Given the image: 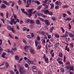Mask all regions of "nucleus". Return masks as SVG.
I'll return each mask as SVG.
<instances>
[{
  "label": "nucleus",
  "mask_w": 74,
  "mask_h": 74,
  "mask_svg": "<svg viewBox=\"0 0 74 74\" xmlns=\"http://www.w3.org/2000/svg\"><path fill=\"white\" fill-rule=\"evenodd\" d=\"M36 23L37 25H39V24H40V20H36Z\"/></svg>",
  "instance_id": "f704fd0d"
},
{
  "label": "nucleus",
  "mask_w": 74,
  "mask_h": 74,
  "mask_svg": "<svg viewBox=\"0 0 74 74\" xmlns=\"http://www.w3.org/2000/svg\"><path fill=\"white\" fill-rule=\"evenodd\" d=\"M26 37L28 39H31L32 38V36L30 35H28L26 36Z\"/></svg>",
  "instance_id": "4be33fe9"
},
{
  "label": "nucleus",
  "mask_w": 74,
  "mask_h": 74,
  "mask_svg": "<svg viewBox=\"0 0 74 74\" xmlns=\"http://www.w3.org/2000/svg\"><path fill=\"white\" fill-rule=\"evenodd\" d=\"M21 10L22 12L23 13L24 12H25V9H24V8H23V9L22 8H21Z\"/></svg>",
  "instance_id": "0e129e2a"
},
{
  "label": "nucleus",
  "mask_w": 74,
  "mask_h": 74,
  "mask_svg": "<svg viewBox=\"0 0 74 74\" xmlns=\"http://www.w3.org/2000/svg\"><path fill=\"white\" fill-rule=\"evenodd\" d=\"M28 48H29V47L27 46H25V47H24V49L25 51H26V49H27Z\"/></svg>",
  "instance_id": "7c9ffc66"
},
{
  "label": "nucleus",
  "mask_w": 74,
  "mask_h": 74,
  "mask_svg": "<svg viewBox=\"0 0 74 74\" xmlns=\"http://www.w3.org/2000/svg\"><path fill=\"white\" fill-rule=\"evenodd\" d=\"M32 3L34 2V3H35L37 4L38 5H39L40 4V2L38 1H34V0H33L32 1Z\"/></svg>",
  "instance_id": "9d476101"
},
{
  "label": "nucleus",
  "mask_w": 74,
  "mask_h": 74,
  "mask_svg": "<svg viewBox=\"0 0 74 74\" xmlns=\"http://www.w3.org/2000/svg\"><path fill=\"white\" fill-rule=\"evenodd\" d=\"M35 46L36 47H37V41L36 40L35 41Z\"/></svg>",
  "instance_id": "864d4df0"
},
{
  "label": "nucleus",
  "mask_w": 74,
  "mask_h": 74,
  "mask_svg": "<svg viewBox=\"0 0 74 74\" xmlns=\"http://www.w3.org/2000/svg\"><path fill=\"white\" fill-rule=\"evenodd\" d=\"M3 3H5V4H6V5H10V3H8L7 1H4Z\"/></svg>",
  "instance_id": "f3484780"
},
{
  "label": "nucleus",
  "mask_w": 74,
  "mask_h": 74,
  "mask_svg": "<svg viewBox=\"0 0 74 74\" xmlns=\"http://www.w3.org/2000/svg\"><path fill=\"white\" fill-rule=\"evenodd\" d=\"M63 43H64L65 45L66 44V45H67L66 46L65 48L66 51H67L68 52H69L70 49H69V48H68V45H69V44L66 43L65 42H63Z\"/></svg>",
  "instance_id": "0eeeda50"
},
{
  "label": "nucleus",
  "mask_w": 74,
  "mask_h": 74,
  "mask_svg": "<svg viewBox=\"0 0 74 74\" xmlns=\"http://www.w3.org/2000/svg\"><path fill=\"white\" fill-rule=\"evenodd\" d=\"M62 15H63V18H65L66 16H67V14L65 13H64L63 14H62Z\"/></svg>",
  "instance_id": "5fc2aeb1"
},
{
  "label": "nucleus",
  "mask_w": 74,
  "mask_h": 74,
  "mask_svg": "<svg viewBox=\"0 0 74 74\" xmlns=\"http://www.w3.org/2000/svg\"><path fill=\"white\" fill-rule=\"evenodd\" d=\"M60 69V71L62 73H64V72H65V70L64 68H62Z\"/></svg>",
  "instance_id": "a211bd4d"
},
{
  "label": "nucleus",
  "mask_w": 74,
  "mask_h": 74,
  "mask_svg": "<svg viewBox=\"0 0 74 74\" xmlns=\"http://www.w3.org/2000/svg\"><path fill=\"white\" fill-rule=\"evenodd\" d=\"M48 14L49 15H53V12H50L49 11V13H48Z\"/></svg>",
  "instance_id": "473e14b6"
},
{
  "label": "nucleus",
  "mask_w": 74,
  "mask_h": 74,
  "mask_svg": "<svg viewBox=\"0 0 74 74\" xmlns=\"http://www.w3.org/2000/svg\"><path fill=\"white\" fill-rule=\"evenodd\" d=\"M48 34H47V35L48 38L49 39H50V38H51V35H49V34H48Z\"/></svg>",
  "instance_id": "a19ab883"
},
{
  "label": "nucleus",
  "mask_w": 74,
  "mask_h": 74,
  "mask_svg": "<svg viewBox=\"0 0 74 74\" xmlns=\"http://www.w3.org/2000/svg\"><path fill=\"white\" fill-rule=\"evenodd\" d=\"M32 71H33V72H34L35 73H34V74H37V72L38 71V70L37 69H32Z\"/></svg>",
  "instance_id": "2eb2a0df"
},
{
  "label": "nucleus",
  "mask_w": 74,
  "mask_h": 74,
  "mask_svg": "<svg viewBox=\"0 0 74 74\" xmlns=\"http://www.w3.org/2000/svg\"><path fill=\"white\" fill-rule=\"evenodd\" d=\"M45 60L46 62V63H49V62L48 61L49 60H48V58H45Z\"/></svg>",
  "instance_id": "6ab92c4d"
},
{
  "label": "nucleus",
  "mask_w": 74,
  "mask_h": 74,
  "mask_svg": "<svg viewBox=\"0 0 74 74\" xmlns=\"http://www.w3.org/2000/svg\"><path fill=\"white\" fill-rule=\"evenodd\" d=\"M41 7H42V5H40L38 6V9H37V10H40V9L41 8Z\"/></svg>",
  "instance_id": "8fccbe9b"
},
{
  "label": "nucleus",
  "mask_w": 74,
  "mask_h": 74,
  "mask_svg": "<svg viewBox=\"0 0 74 74\" xmlns=\"http://www.w3.org/2000/svg\"><path fill=\"white\" fill-rule=\"evenodd\" d=\"M55 37H56V38H59V35L58 34H55Z\"/></svg>",
  "instance_id": "bb28decb"
},
{
  "label": "nucleus",
  "mask_w": 74,
  "mask_h": 74,
  "mask_svg": "<svg viewBox=\"0 0 74 74\" xmlns=\"http://www.w3.org/2000/svg\"><path fill=\"white\" fill-rule=\"evenodd\" d=\"M1 8H7V6L3 4H1Z\"/></svg>",
  "instance_id": "ddd939ff"
},
{
  "label": "nucleus",
  "mask_w": 74,
  "mask_h": 74,
  "mask_svg": "<svg viewBox=\"0 0 74 74\" xmlns=\"http://www.w3.org/2000/svg\"><path fill=\"white\" fill-rule=\"evenodd\" d=\"M15 58L16 60H19V58L18 57V56H15Z\"/></svg>",
  "instance_id": "09e8293b"
},
{
  "label": "nucleus",
  "mask_w": 74,
  "mask_h": 74,
  "mask_svg": "<svg viewBox=\"0 0 74 74\" xmlns=\"http://www.w3.org/2000/svg\"><path fill=\"white\" fill-rule=\"evenodd\" d=\"M59 6L58 5H56L55 7L56 10H59Z\"/></svg>",
  "instance_id": "3c124183"
},
{
  "label": "nucleus",
  "mask_w": 74,
  "mask_h": 74,
  "mask_svg": "<svg viewBox=\"0 0 74 74\" xmlns=\"http://www.w3.org/2000/svg\"><path fill=\"white\" fill-rule=\"evenodd\" d=\"M26 27H24L23 29V31H26Z\"/></svg>",
  "instance_id": "338daca9"
},
{
  "label": "nucleus",
  "mask_w": 74,
  "mask_h": 74,
  "mask_svg": "<svg viewBox=\"0 0 74 74\" xmlns=\"http://www.w3.org/2000/svg\"><path fill=\"white\" fill-rule=\"evenodd\" d=\"M59 63H60L61 64H63V62H62L61 61H60L58 62Z\"/></svg>",
  "instance_id": "bf43d9fd"
},
{
  "label": "nucleus",
  "mask_w": 74,
  "mask_h": 74,
  "mask_svg": "<svg viewBox=\"0 0 74 74\" xmlns=\"http://www.w3.org/2000/svg\"><path fill=\"white\" fill-rule=\"evenodd\" d=\"M49 11V10H43V12H44V14H48Z\"/></svg>",
  "instance_id": "4468645a"
},
{
  "label": "nucleus",
  "mask_w": 74,
  "mask_h": 74,
  "mask_svg": "<svg viewBox=\"0 0 74 74\" xmlns=\"http://www.w3.org/2000/svg\"><path fill=\"white\" fill-rule=\"evenodd\" d=\"M37 39L38 41H40V36H38L37 38Z\"/></svg>",
  "instance_id": "6e6d98bb"
},
{
  "label": "nucleus",
  "mask_w": 74,
  "mask_h": 74,
  "mask_svg": "<svg viewBox=\"0 0 74 74\" xmlns=\"http://www.w3.org/2000/svg\"><path fill=\"white\" fill-rule=\"evenodd\" d=\"M7 28L9 30L12 31L13 33H15V29L11 27V26L10 25H8L7 26Z\"/></svg>",
  "instance_id": "7ed1b4c3"
},
{
  "label": "nucleus",
  "mask_w": 74,
  "mask_h": 74,
  "mask_svg": "<svg viewBox=\"0 0 74 74\" xmlns=\"http://www.w3.org/2000/svg\"><path fill=\"white\" fill-rule=\"evenodd\" d=\"M65 64L66 65V69L68 70H69V71H70L71 70L73 71L74 70V66L70 65V62H66Z\"/></svg>",
  "instance_id": "f257e3e1"
},
{
  "label": "nucleus",
  "mask_w": 74,
  "mask_h": 74,
  "mask_svg": "<svg viewBox=\"0 0 74 74\" xmlns=\"http://www.w3.org/2000/svg\"><path fill=\"white\" fill-rule=\"evenodd\" d=\"M41 34H42V35H43L44 36H47L48 34V33H46L45 32L42 31L41 32Z\"/></svg>",
  "instance_id": "6e6552de"
},
{
  "label": "nucleus",
  "mask_w": 74,
  "mask_h": 74,
  "mask_svg": "<svg viewBox=\"0 0 74 74\" xmlns=\"http://www.w3.org/2000/svg\"><path fill=\"white\" fill-rule=\"evenodd\" d=\"M67 14H68L69 15H71V12L69 10L67 11Z\"/></svg>",
  "instance_id": "c03bdc74"
},
{
  "label": "nucleus",
  "mask_w": 74,
  "mask_h": 74,
  "mask_svg": "<svg viewBox=\"0 0 74 74\" xmlns=\"http://www.w3.org/2000/svg\"><path fill=\"white\" fill-rule=\"evenodd\" d=\"M6 55V53H3L2 55V57L3 58H6V57H5V55Z\"/></svg>",
  "instance_id": "5701e85b"
},
{
  "label": "nucleus",
  "mask_w": 74,
  "mask_h": 74,
  "mask_svg": "<svg viewBox=\"0 0 74 74\" xmlns=\"http://www.w3.org/2000/svg\"><path fill=\"white\" fill-rule=\"evenodd\" d=\"M70 45L71 47L73 48L74 47V45H73V43H70Z\"/></svg>",
  "instance_id": "a18cd8bd"
},
{
  "label": "nucleus",
  "mask_w": 74,
  "mask_h": 74,
  "mask_svg": "<svg viewBox=\"0 0 74 74\" xmlns=\"http://www.w3.org/2000/svg\"><path fill=\"white\" fill-rule=\"evenodd\" d=\"M61 29H62V31L63 32V33H64V32H65V30L63 28V27H61Z\"/></svg>",
  "instance_id": "de8ad7c7"
},
{
  "label": "nucleus",
  "mask_w": 74,
  "mask_h": 74,
  "mask_svg": "<svg viewBox=\"0 0 74 74\" xmlns=\"http://www.w3.org/2000/svg\"><path fill=\"white\" fill-rule=\"evenodd\" d=\"M65 40L66 41V42L67 43L68 42H69V41H70V39L69 38H66Z\"/></svg>",
  "instance_id": "72a5a7b5"
},
{
  "label": "nucleus",
  "mask_w": 74,
  "mask_h": 74,
  "mask_svg": "<svg viewBox=\"0 0 74 74\" xmlns=\"http://www.w3.org/2000/svg\"><path fill=\"white\" fill-rule=\"evenodd\" d=\"M41 45H38L37 47V49L38 50L40 49H41Z\"/></svg>",
  "instance_id": "ea45409f"
},
{
  "label": "nucleus",
  "mask_w": 74,
  "mask_h": 74,
  "mask_svg": "<svg viewBox=\"0 0 74 74\" xmlns=\"http://www.w3.org/2000/svg\"><path fill=\"white\" fill-rule=\"evenodd\" d=\"M69 30H71V25H70V23H69Z\"/></svg>",
  "instance_id": "e433bc0d"
},
{
  "label": "nucleus",
  "mask_w": 74,
  "mask_h": 74,
  "mask_svg": "<svg viewBox=\"0 0 74 74\" xmlns=\"http://www.w3.org/2000/svg\"><path fill=\"white\" fill-rule=\"evenodd\" d=\"M54 28H55V27H52L50 29V33H51L52 32H53V30L54 29Z\"/></svg>",
  "instance_id": "412c9836"
},
{
  "label": "nucleus",
  "mask_w": 74,
  "mask_h": 74,
  "mask_svg": "<svg viewBox=\"0 0 74 74\" xmlns=\"http://www.w3.org/2000/svg\"><path fill=\"white\" fill-rule=\"evenodd\" d=\"M23 13L25 14H26V15H28V17H29V14L27 13V12L26 11H24L23 12Z\"/></svg>",
  "instance_id": "c9c22d12"
},
{
  "label": "nucleus",
  "mask_w": 74,
  "mask_h": 74,
  "mask_svg": "<svg viewBox=\"0 0 74 74\" xmlns=\"http://www.w3.org/2000/svg\"><path fill=\"white\" fill-rule=\"evenodd\" d=\"M17 22V21H15V19L13 18L11 20L10 22V23L11 25H13V23L14 25H16Z\"/></svg>",
  "instance_id": "39448f33"
},
{
  "label": "nucleus",
  "mask_w": 74,
  "mask_h": 74,
  "mask_svg": "<svg viewBox=\"0 0 74 74\" xmlns=\"http://www.w3.org/2000/svg\"><path fill=\"white\" fill-rule=\"evenodd\" d=\"M10 73L11 74H14V72L12 71H10Z\"/></svg>",
  "instance_id": "774afa93"
},
{
  "label": "nucleus",
  "mask_w": 74,
  "mask_h": 74,
  "mask_svg": "<svg viewBox=\"0 0 74 74\" xmlns=\"http://www.w3.org/2000/svg\"><path fill=\"white\" fill-rule=\"evenodd\" d=\"M60 4V1H57L55 2V4H56V5H59Z\"/></svg>",
  "instance_id": "c85d7f7f"
},
{
  "label": "nucleus",
  "mask_w": 74,
  "mask_h": 74,
  "mask_svg": "<svg viewBox=\"0 0 74 74\" xmlns=\"http://www.w3.org/2000/svg\"><path fill=\"white\" fill-rule=\"evenodd\" d=\"M62 7L63 8H66L69 7V6L68 5H65L62 6Z\"/></svg>",
  "instance_id": "b1692460"
},
{
  "label": "nucleus",
  "mask_w": 74,
  "mask_h": 74,
  "mask_svg": "<svg viewBox=\"0 0 74 74\" xmlns=\"http://www.w3.org/2000/svg\"><path fill=\"white\" fill-rule=\"evenodd\" d=\"M12 51H13L14 52H15V51H16V48H12Z\"/></svg>",
  "instance_id": "4d7b16f0"
},
{
  "label": "nucleus",
  "mask_w": 74,
  "mask_h": 74,
  "mask_svg": "<svg viewBox=\"0 0 74 74\" xmlns=\"http://www.w3.org/2000/svg\"><path fill=\"white\" fill-rule=\"evenodd\" d=\"M30 24H32V23H34V21L32 20H30Z\"/></svg>",
  "instance_id": "79ce46f5"
},
{
  "label": "nucleus",
  "mask_w": 74,
  "mask_h": 74,
  "mask_svg": "<svg viewBox=\"0 0 74 74\" xmlns=\"http://www.w3.org/2000/svg\"><path fill=\"white\" fill-rule=\"evenodd\" d=\"M45 23L46 25H47L48 26H49V22L48 20L47 19L45 20Z\"/></svg>",
  "instance_id": "9b49d317"
},
{
  "label": "nucleus",
  "mask_w": 74,
  "mask_h": 74,
  "mask_svg": "<svg viewBox=\"0 0 74 74\" xmlns=\"http://www.w3.org/2000/svg\"><path fill=\"white\" fill-rule=\"evenodd\" d=\"M9 35L10 37V38H13V36H12V35H11V34H9Z\"/></svg>",
  "instance_id": "e2e57ef3"
},
{
  "label": "nucleus",
  "mask_w": 74,
  "mask_h": 74,
  "mask_svg": "<svg viewBox=\"0 0 74 74\" xmlns=\"http://www.w3.org/2000/svg\"><path fill=\"white\" fill-rule=\"evenodd\" d=\"M69 36L70 37H72V38H73V37H74V35L72 33L69 32Z\"/></svg>",
  "instance_id": "f8f14e48"
},
{
  "label": "nucleus",
  "mask_w": 74,
  "mask_h": 74,
  "mask_svg": "<svg viewBox=\"0 0 74 74\" xmlns=\"http://www.w3.org/2000/svg\"><path fill=\"white\" fill-rule=\"evenodd\" d=\"M5 64L6 66V67L7 69H8V67H9V65L8 64V63L7 62H5Z\"/></svg>",
  "instance_id": "aec40b11"
},
{
  "label": "nucleus",
  "mask_w": 74,
  "mask_h": 74,
  "mask_svg": "<svg viewBox=\"0 0 74 74\" xmlns=\"http://www.w3.org/2000/svg\"><path fill=\"white\" fill-rule=\"evenodd\" d=\"M6 18H8V12H7L6 14Z\"/></svg>",
  "instance_id": "052dcab7"
},
{
  "label": "nucleus",
  "mask_w": 74,
  "mask_h": 74,
  "mask_svg": "<svg viewBox=\"0 0 74 74\" xmlns=\"http://www.w3.org/2000/svg\"><path fill=\"white\" fill-rule=\"evenodd\" d=\"M13 17L14 19H15V20H16V19H17L16 15L15 14L13 13Z\"/></svg>",
  "instance_id": "cd10ccee"
},
{
  "label": "nucleus",
  "mask_w": 74,
  "mask_h": 74,
  "mask_svg": "<svg viewBox=\"0 0 74 74\" xmlns=\"http://www.w3.org/2000/svg\"><path fill=\"white\" fill-rule=\"evenodd\" d=\"M59 57H60L61 58H62L63 57V54H62V52L59 53Z\"/></svg>",
  "instance_id": "c756f323"
},
{
  "label": "nucleus",
  "mask_w": 74,
  "mask_h": 74,
  "mask_svg": "<svg viewBox=\"0 0 74 74\" xmlns=\"http://www.w3.org/2000/svg\"><path fill=\"white\" fill-rule=\"evenodd\" d=\"M18 3V5L22 4V1H21V0H19Z\"/></svg>",
  "instance_id": "4c0bfd02"
},
{
  "label": "nucleus",
  "mask_w": 74,
  "mask_h": 74,
  "mask_svg": "<svg viewBox=\"0 0 74 74\" xmlns=\"http://www.w3.org/2000/svg\"><path fill=\"white\" fill-rule=\"evenodd\" d=\"M25 67L27 68L29 67V64H28L26 63L25 64Z\"/></svg>",
  "instance_id": "603ef678"
},
{
  "label": "nucleus",
  "mask_w": 74,
  "mask_h": 74,
  "mask_svg": "<svg viewBox=\"0 0 74 74\" xmlns=\"http://www.w3.org/2000/svg\"><path fill=\"white\" fill-rule=\"evenodd\" d=\"M52 19L53 20V21H56V17H52Z\"/></svg>",
  "instance_id": "37998d69"
},
{
  "label": "nucleus",
  "mask_w": 74,
  "mask_h": 74,
  "mask_svg": "<svg viewBox=\"0 0 74 74\" xmlns=\"http://www.w3.org/2000/svg\"><path fill=\"white\" fill-rule=\"evenodd\" d=\"M50 5H51V7L50 8V9H51V10L53 9V8H54V7L55 6L54 4H53V3H51Z\"/></svg>",
  "instance_id": "dca6fc26"
},
{
  "label": "nucleus",
  "mask_w": 74,
  "mask_h": 74,
  "mask_svg": "<svg viewBox=\"0 0 74 74\" xmlns=\"http://www.w3.org/2000/svg\"><path fill=\"white\" fill-rule=\"evenodd\" d=\"M59 45V42H58V43H56L55 44L54 47H55L56 48V47H58Z\"/></svg>",
  "instance_id": "2f4dec72"
},
{
  "label": "nucleus",
  "mask_w": 74,
  "mask_h": 74,
  "mask_svg": "<svg viewBox=\"0 0 74 74\" xmlns=\"http://www.w3.org/2000/svg\"><path fill=\"white\" fill-rule=\"evenodd\" d=\"M1 20L2 21V22H3V23H4L5 22H4V19H3V18H1Z\"/></svg>",
  "instance_id": "69168bd1"
},
{
  "label": "nucleus",
  "mask_w": 74,
  "mask_h": 74,
  "mask_svg": "<svg viewBox=\"0 0 74 74\" xmlns=\"http://www.w3.org/2000/svg\"><path fill=\"white\" fill-rule=\"evenodd\" d=\"M23 41L24 43L25 44H27V42H26V41L24 39H23Z\"/></svg>",
  "instance_id": "13d9d810"
},
{
  "label": "nucleus",
  "mask_w": 74,
  "mask_h": 74,
  "mask_svg": "<svg viewBox=\"0 0 74 74\" xmlns=\"http://www.w3.org/2000/svg\"><path fill=\"white\" fill-rule=\"evenodd\" d=\"M12 7H14V4H15V2L14 1H13L12 2Z\"/></svg>",
  "instance_id": "49530a36"
},
{
  "label": "nucleus",
  "mask_w": 74,
  "mask_h": 74,
  "mask_svg": "<svg viewBox=\"0 0 74 74\" xmlns=\"http://www.w3.org/2000/svg\"><path fill=\"white\" fill-rule=\"evenodd\" d=\"M45 39H43V41L42 42V44H44L45 43Z\"/></svg>",
  "instance_id": "680f3d73"
},
{
  "label": "nucleus",
  "mask_w": 74,
  "mask_h": 74,
  "mask_svg": "<svg viewBox=\"0 0 74 74\" xmlns=\"http://www.w3.org/2000/svg\"><path fill=\"white\" fill-rule=\"evenodd\" d=\"M17 66L20 67L19 72L20 73L22 74H25L26 73V71L23 70V66H21L19 64H17Z\"/></svg>",
  "instance_id": "f03ea898"
},
{
  "label": "nucleus",
  "mask_w": 74,
  "mask_h": 74,
  "mask_svg": "<svg viewBox=\"0 0 74 74\" xmlns=\"http://www.w3.org/2000/svg\"><path fill=\"white\" fill-rule=\"evenodd\" d=\"M67 36H68V34H64L63 35L61 36V37H62V38L64 37L66 38L67 37Z\"/></svg>",
  "instance_id": "a878e982"
},
{
  "label": "nucleus",
  "mask_w": 74,
  "mask_h": 74,
  "mask_svg": "<svg viewBox=\"0 0 74 74\" xmlns=\"http://www.w3.org/2000/svg\"><path fill=\"white\" fill-rule=\"evenodd\" d=\"M66 21H71V18H70L69 17H67L66 18V19L65 20Z\"/></svg>",
  "instance_id": "393cba45"
},
{
  "label": "nucleus",
  "mask_w": 74,
  "mask_h": 74,
  "mask_svg": "<svg viewBox=\"0 0 74 74\" xmlns=\"http://www.w3.org/2000/svg\"><path fill=\"white\" fill-rule=\"evenodd\" d=\"M34 10V9L33 8L32 9H30L28 10V12L29 13V18H30L31 16H32V14L33 12V11Z\"/></svg>",
  "instance_id": "20e7f679"
},
{
  "label": "nucleus",
  "mask_w": 74,
  "mask_h": 74,
  "mask_svg": "<svg viewBox=\"0 0 74 74\" xmlns=\"http://www.w3.org/2000/svg\"><path fill=\"white\" fill-rule=\"evenodd\" d=\"M37 15L40 16H42V13H38L37 14Z\"/></svg>",
  "instance_id": "58836bf2"
},
{
  "label": "nucleus",
  "mask_w": 74,
  "mask_h": 74,
  "mask_svg": "<svg viewBox=\"0 0 74 74\" xmlns=\"http://www.w3.org/2000/svg\"><path fill=\"white\" fill-rule=\"evenodd\" d=\"M17 22V21H15V19L13 18L11 20L10 22V23L11 25H13V23L14 25H16Z\"/></svg>",
  "instance_id": "423d86ee"
},
{
  "label": "nucleus",
  "mask_w": 74,
  "mask_h": 74,
  "mask_svg": "<svg viewBox=\"0 0 74 74\" xmlns=\"http://www.w3.org/2000/svg\"><path fill=\"white\" fill-rule=\"evenodd\" d=\"M29 51L30 53L32 54H35V51H34V50L33 49H31Z\"/></svg>",
  "instance_id": "1a4fd4ad"
}]
</instances>
